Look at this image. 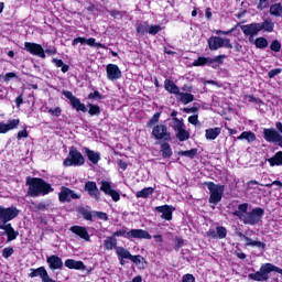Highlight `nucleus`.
Masks as SVG:
<instances>
[{"label":"nucleus","mask_w":282,"mask_h":282,"mask_svg":"<svg viewBox=\"0 0 282 282\" xmlns=\"http://www.w3.org/2000/svg\"><path fill=\"white\" fill-rule=\"evenodd\" d=\"M26 186H29L28 195L29 197H39L41 195L45 196L48 195V193H52L54 188H52V185L45 182L42 178H28Z\"/></svg>","instance_id":"nucleus-1"},{"label":"nucleus","mask_w":282,"mask_h":282,"mask_svg":"<svg viewBox=\"0 0 282 282\" xmlns=\"http://www.w3.org/2000/svg\"><path fill=\"white\" fill-rule=\"evenodd\" d=\"M112 237H124L126 239H152L151 234L144 229H131L127 231L126 229H120L113 232Z\"/></svg>","instance_id":"nucleus-2"},{"label":"nucleus","mask_w":282,"mask_h":282,"mask_svg":"<svg viewBox=\"0 0 282 282\" xmlns=\"http://www.w3.org/2000/svg\"><path fill=\"white\" fill-rule=\"evenodd\" d=\"M205 186H207L209 191V204L217 206V204L221 202V197H224V191H226V187L213 182H206Z\"/></svg>","instance_id":"nucleus-3"},{"label":"nucleus","mask_w":282,"mask_h":282,"mask_svg":"<svg viewBox=\"0 0 282 282\" xmlns=\"http://www.w3.org/2000/svg\"><path fill=\"white\" fill-rule=\"evenodd\" d=\"M85 164V158L76 149H70L68 158L64 160V166H83Z\"/></svg>","instance_id":"nucleus-4"},{"label":"nucleus","mask_w":282,"mask_h":282,"mask_svg":"<svg viewBox=\"0 0 282 282\" xmlns=\"http://www.w3.org/2000/svg\"><path fill=\"white\" fill-rule=\"evenodd\" d=\"M15 217H19V209L17 207H3L0 206V228L1 226H6L8 221H12V219H15Z\"/></svg>","instance_id":"nucleus-5"},{"label":"nucleus","mask_w":282,"mask_h":282,"mask_svg":"<svg viewBox=\"0 0 282 282\" xmlns=\"http://www.w3.org/2000/svg\"><path fill=\"white\" fill-rule=\"evenodd\" d=\"M208 46L212 52L220 50V47H227V50H232V44L229 39H223L219 36H212L208 40Z\"/></svg>","instance_id":"nucleus-6"},{"label":"nucleus","mask_w":282,"mask_h":282,"mask_svg":"<svg viewBox=\"0 0 282 282\" xmlns=\"http://www.w3.org/2000/svg\"><path fill=\"white\" fill-rule=\"evenodd\" d=\"M264 212L262 208L258 207L252 209L250 213L246 214L242 221L249 226H257L261 219H263Z\"/></svg>","instance_id":"nucleus-7"},{"label":"nucleus","mask_w":282,"mask_h":282,"mask_svg":"<svg viewBox=\"0 0 282 282\" xmlns=\"http://www.w3.org/2000/svg\"><path fill=\"white\" fill-rule=\"evenodd\" d=\"M36 276H40L42 282H56V280L50 276V273H47V269H45V267L30 269L29 278L36 279Z\"/></svg>","instance_id":"nucleus-8"},{"label":"nucleus","mask_w":282,"mask_h":282,"mask_svg":"<svg viewBox=\"0 0 282 282\" xmlns=\"http://www.w3.org/2000/svg\"><path fill=\"white\" fill-rule=\"evenodd\" d=\"M63 96L67 98L70 101V105L73 109H76L77 111H83V113H86L87 107L85 104L80 102V99L78 97L74 96V94L69 90H63Z\"/></svg>","instance_id":"nucleus-9"},{"label":"nucleus","mask_w":282,"mask_h":282,"mask_svg":"<svg viewBox=\"0 0 282 282\" xmlns=\"http://www.w3.org/2000/svg\"><path fill=\"white\" fill-rule=\"evenodd\" d=\"M152 135L155 140H164L167 142L171 140V132H169V128L165 124H158L152 130Z\"/></svg>","instance_id":"nucleus-10"},{"label":"nucleus","mask_w":282,"mask_h":282,"mask_svg":"<svg viewBox=\"0 0 282 282\" xmlns=\"http://www.w3.org/2000/svg\"><path fill=\"white\" fill-rule=\"evenodd\" d=\"M24 50H26V52H29V54H32L33 56L45 58V50H43V46L41 44L25 42Z\"/></svg>","instance_id":"nucleus-11"},{"label":"nucleus","mask_w":282,"mask_h":282,"mask_svg":"<svg viewBox=\"0 0 282 282\" xmlns=\"http://www.w3.org/2000/svg\"><path fill=\"white\" fill-rule=\"evenodd\" d=\"M58 199L62 203L70 202L72 199H80V194L74 192L68 187H62L58 194Z\"/></svg>","instance_id":"nucleus-12"},{"label":"nucleus","mask_w":282,"mask_h":282,"mask_svg":"<svg viewBox=\"0 0 282 282\" xmlns=\"http://www.w3.org/2000/svg\"><path fill=\"white\" fill-rule=\"evenodd\" d=\"M100 191L105 193V195H109L112 198V202H120V193L118 191L111 188V183L108 181L100 182Z\"/></svg>","instance_id":"nucleus-13"},{"label":"nucleus","mask_w":282,"mask_h":282,"mask_svg":"<svg viewBox=\"0 0 282 282\" xmlns=\"http://www.w3.org/2000/svg\"><path fill=\"white\" fill-rule=\"evenodd\" d=\"M106 74L108 80H120L122 78V70L116 64H108L106 66Z\"/></svg>","instance_id":"nucleus-14"},{"label":"nucleus","mask_w":282,"mask_h":282,"mask_svg":"<svg viewBox=\"0 0 282 282\" xmlns=\"http://www.w3.org/2000/svg\"><path fill=\"white\" fill-rule=\"evenodd\" d=\"M84 191L88 193L93 199H96V202H100V191L98 189V185L94 181H88L85 184Z\"/></svg>","instance_id":"nucleus-15"},{"label":"nucleus","mask_w":282,"mask_h":282,"mask_svg":"<svg viewBox=\"0 0 282 282\" xmlns=\"http://www.w3.org/2000/svg\"><path fill=\"white\" fill-rule=\"evenodd\" d=\"M241 31L246 36H251L252 39V36H257V34L261 32V24L251 23V24L242 25Z\"/></svg>","instance_id":"nucleus-16"},{"label":"nucleus","mask_w":282,"mask_h":282,"mask_svg":"<svg viewBox=\"0 0 282 282\" xmlns=\"http://www.w3.org/2000/svg\"><path fill=\"white\" fill-rule=\"evenodd\" d=\"M80 43L82 45H89L90 47H101L102 50H106L105 44H100L96 42V39L89 37L88 40L85 37H77L73 40V45H78Z\"/></svg>","instance_id":"nucleus-17"},{"label":"nucleus","mask_w":282,"mask_h":282,"mask_svg":"<svg viewBox=\"0 0 282 282\" xmlns=\"http://www.w3.org/2000/svg\"><path fill=\"white\" fill-rule=\"evenodd\" d=\"M46 263L48 264L50 270H63V259L58 256H50L46 258Z\"/></svg>","instance_id":"nucleus-18"},{"label":"nucleus","mask_w":282,"mask_h":282,"mask_svg":"<svg viewBox=\"0 0 282 282\" xmlns=\"http://www.w3.org/2000/svg\"><path fill=\"white\" fill-rule=\"evenodd\" d=\"M155 210L156 213L162 214V219H166V221H171V219H173V206L162 205L155 207Z\"/></svg>","instance_id":"nucleus-19"},{"label":"nucleus","mask_w":282,"mask_h":282,"mask_svg":"<svg viewBox=\"0 0 282 282\" xmlns=\"http://www.w3.org/2000/svg\"><path fill=\"white\" fill-rule=\"evenodd\" d=\"M0 230H4V232L8 237L7 238L8 243H10V241H14V239H17V237H19V231L14 230V228H12L11 224L1 225Z\"/></svg>","instance_id":"nucleus-20"},{"label":"nucleus","mask_w":282,"mask_h":282,"mask_svg":"<svg viewBox=\"0 0 282 282\" xmlns=\"http://www.w3.org/2000/svg\"><path fill=\"white\" fill-rule=\"evenodd\" d=\"M241 239L246 241V246L250 248H258V250H265V243L259 240H252V238L247 237L243 234H240Z\"/></svg>","instance_id":"nucleus-21"},{"label":"nucleus","mask_w":282,"mask_h":282,"mask_svg":"<svg viewBox=\"0 0 282 282\" xmlns=\"http://www.w3.org/2000/svg\"><path fill=\"white\" fill-rule=\"evenodd\" d=\"M70 232H74V235H77V237H80V239H84V241H89V232L87 231V228L80 227V226H73L69 228Z\"/></svg>","instance_id":"nucleus-22"},{"label":"nucleus","mask_w":282,"mask_h":282,"mask_svg":"<svg viewBox=\"0 0 282 282\" xmlns=\"http://www.w3.org/2000/svg\"><path fill=\"white\" fill-rule=\"evenodd\" d=\"M19 122V119H12L7 123L0 122V133H8V131H12V129H17Z\"/></svg>","instance_id":"nucleus-23"},{"label":"nucleus","mask_w":282,"mask_h":282,"mask_svg":"<svg viewBox=\"0 0 282 282\" xmlns=\"http://www.w3.org/2000/svg\"><path fill=\"white\" fill-rule=\"evenodd\" d=\"M176 100L177 102H182V105H188L195 100V96L193 94L178 91Z\"/></svg>","instance_id":"nucleus-24"},{"label":"nucleus","mask_w":282,"mask_h":282,"mask_svg":"<svg viewBox=\"0 0 282 282\" xmlns=\"http://www.w3.org/2000/svg\"><path fill=\"white\" fill-rule=\"evenodd\" d=\"M174 133L178 142H186V140L191 139V132L187 131L186 126L178 128Z\"/></svg>","instance_id":"nucleus-25"},{"label":"nucleus","mask_w":282,"mask_h":282,"mask_svg":"<svg viewBox=\"0 0 282 282\" xmlns=\"http://www.w3.org/2000/svg\"><path fill=\"white\" fill-rule=\"evenodd\" d=\"M84 153L93 164H98V162H100V152H96L89 148H84Z\"/></svg>","instance_id":"nucleus-26"},{"label":"nucleus","mask_w":282,"mask_h":282,"mask_svg":"<svg viewBox=\"0 0 282 282\" xmlns=\"http://www.w3.org/2000/svg\"><path fill=\"white\" fill-rule=\"evenodd\" d=\"M65 267L69 270H85V263H83V261H76L74 259H67L65 261Z\"/></svg>","instance_id":"nucleus-27"},{"label":"nucleus","mask_w":282,"mask_h":282,"mask_svg":"<svg viewBox=\"0 0 282 282\" xmlns=\"http://www.w3.org/2000/svg\"><path fill=\"white\" fill-rule=\"evenodd\" d=\"M221 133V128H209L205 130L206 140H217Z\"/></svg>","instance_id":"nucleus-28"},{"label":"nucleus","mask_w":282,"mask_h":282,"mask_svg":"<svg viewBox=\"0 0 282 282\" xmlns=\"http://www.w3.org/2000/svg\"><path fill=\"white\" fill-rule=\"evenodd\" d=\"M248 213V204H240L238 206V210L234 212V217H238L240 221H243V218L246 217Z\"/></svg>","instance_id":"nucleus-29"},{"label":"nucleus","mask_w":282,"mask_h":282,"mask_svg":"<svg viewBox=\"0 0 282 282\" xmlns=\"http://www.w3.org/2000/svg\"><path fill=\"white\" fill-rule=\"evenodd\" d=\"M165 90L169 91V94H174V96H177L180 94V87L173 83V80L166 79L164 83Z\"/></svg>","instance_id":"nucleus-30"},{"label":"nucleus","mask_w":282,"mask_h":282,"mask_svg":"<svg viewBox=\"0 0 282 282\" xmlns=\"http://www.w3.org/2000/svg\"><path fill=\"white\" fill-rule=\"evenodd\" d=\"M153 193H155V188L144 187L143 189L135 193V197L138 199H147L148 197H150V195H153Z\"/></svg>","instance_id":"nucleus-31"},{"label":"nucleus","mask_w":282,"mask_h":282,"mask_svg":"<svg viewBox=\"0 0 282 282\" xmlns=\"http://www.w3.org/2000/svg\"><path fill=\"white\" fill-rule=\"evenodd\" d=\"M237 140H246V142L250 144L257 140V134L252 131H243L239 137H237Z\"/></svg>","instance_id":"nucleus-32"},{"label":"nucleus","mask_w":282,"mask_h":282,"mask_svg":"<svg viewBox=\"0 0 282 282\" xmlns=\"http://www.w3.org/2000/svg\"><path fill=\"white\" fill-rule=\"evenodd\" d=\"M186 124H184V119H178V118H174V119H169V127H171V129H173V131H178V129H182V127H185Z\"/></svg>","instance_id":"nucleus-33"},{"label":"nucleus","mask_w":282,"mask_h":282,"mask_svg":"<svg viewBox=\"0 0 282 282\" xmlns=\"http://www.w3.org/2000/svg\"><path fill=\"white\" fill-rule=\"evenodd\" d=\"M270 166H282V151L276 152L272 158L268 159Z\"/></svg>","instance_id":"nucleus-34"},{"label":"nucleus","mask_w":282,"mask_h":282,"mask_svg":"<svg viewBox=\"0 0 282 282\" xmlns=\"http://www.w3.org/2000/svg\"><path fill=\"white\" fill-rule=\"evenodd\" d=\"M104 246L106 250H113V248H118V239L115 236H110L104 241Z\"/></svg>","instance_id":"nucleus-35"},{"label":"nucleus","mask_w":282,"mask_h":282,"mask_svg":"<svg viewBox=\"0 0 282 282\" xmlns=\"http://www.w3.org/2000/svg\"><path fill=\"white\" fill-rule=\"evenodd\" d=\"M116 254L118 259H129V260L131 259V252L124 247H117Z\"/></svg>","instance_id":"nucleus-36"},{"label":"nucleus","mask_w":282,"mask_h":282,"mask_svg":"<svg viewBox=\"0 0 282 282\" xmlns=\"http://www.w3.org/2000/svg\"><path fill=\"white\" fill-rule=\"evenodd\" d=\"M226 58V55H217L215 57H209V65L213 67H218V65H224V59Z\"/></svg>","instance_id":"nucleus-37"},{"label":"nucleus","mask_w":282,"mask_h":282,"mask_svg":"<svg viewBox=\"0 0 282 282\" xmlns=\"http://www.w3.org/2000/svg\"><path fill=\"white\" fill-rule=\"evenodd\" d=\"M52 63H54L55 67H61L63 74H67V72H69V65L65 64L63 59L53 58Z\"/></svg>","instance_id":"nucleus-38"},{"label":"nucleus","mask_w":282,"mask_h":282,"mask_svg":"<svg viewBox=\"0 0 282 282\" xmlns=\"http://www.w3.org/2000/svg\"><path fill=\"white\" fill-rule=\"evenodd\" d=\"M161 153L163 158H171L173 155V150L171 149V144L162 143L161 144Z\"/></svg>","instance_id":"nucleus-39"},{"label":"nucleus","mask_w":282,"mask_h":282,"mask_svg":"<svg viewBox=\"0 0 282 282\" xmlns=\"http://www.w3.org/2000/svg\"><path fill=\"white\" fill-rule=\"evenodd\" d=\"M204 65H210V57H198L193 62L194 67H204Z\"/></svg>","instance_id":"nucleus-40"},{"label":"nucleus","mask_w":282,"mask_h":282,"mask_svg":"<svg viewBox=\"0 0 282 282\" xmlns=\"http://www.w3.org/2000/svg\"><path fill=\"white\" fill-rule=\"evenodd\" d=\"M270 14H272V17H281V14H282L281 3H275V4L271 6Z\"/></svg>","instance_id":"nucleus-41"},{"label":"nucleus","mask_w":282,"mask_h":282,"mask_svg":"<svg viewBox=\"0 0 282 282\" xmlns=\"http://www.w3.org/2000/svg\"><path fill=\"white\" fill-rule=\"evenodd\" d=\"M254 45L258 50H265L268 47V40L265 37H258L254 41Z\"/></svg>","instance_id":"nucleus-42"},{"label":"nucleus","mask_w":282,"mask_h":282,"mask_svg":"<svg viewBox=\"0 0 282 282\" xmlns=\"http://www.w3.org/2000/svg\"><path fill=\"white\" fill-rule=\"evenodd\" d=\"M258 24L261 26V30H265V32H272L274 30V23L272 21L267 20Z\"/></svg>","instance_id":"nucleus-43"},{"label":"nucleus","mask_w":282,"mask_h":282,"mask_svg":"<svg viewBox=\"0 0 282 282\" xmlns=\"http://www.w3.org/2000/svg\"><path fill=\"white\" fill-rule=\"evenodd\" d=\"M178 155H182L183 158H189L191 160H193V158L197 155V149L181 151L178 152Z\"/></svg>","instance_id":"nucleus-44"},{"label":"nucleus","mask_w":282,"mask_h":282,"mask_svg":"<svg viewBox=\"0 0 282 282\" xmlns=\"http://www.w3.org/2000/svg\"><path fill=\"white\" fill-rule=\"evenodd\" d=\"M138 34H147L149 32V24L147 22L137 25Z\"/></svg>","instance_id":"nucleus-45"},{"label":"nucleus","mask_w":282,"mask_h":282,"mask_svg":"<svg viewBox=\"0 0 282 282\" xmlns=\"http://www.w3.org/2000/svg\"><path fill=\"white\" fill-rule=\"evenodd\" d=\"M80 214L87 221H91V219H94V212H89L86 208H82Z\"/></svg>","instance_id":"nucleus-46"},{"label":"nucleus","mask_w":282,"mask_h":282,"mask_svg":"<svg viewBox=\"0 0 282 282\" xmlns=\"http://www.w3.org/2000/svg\"><path fill=\"white\" fill-rule=\"evenodd\" d=\"M216 235L218 239H226V235H228V231L226 230V227H217Z\"/></svg>","instance_id":"nucleus-47"},{"label":"nucleus","mask_w":282,"mask_h":282,"mask_svg":"<svg viewBox=\"0 0 282 282\" xmlns=\"http://www.w3.org/2000/svg\"><path fill=\"white\" fill-rule=\"evenodd\" d=\"M14 254V248L12 247H7L2 250V257L3 259H10Z\"/></svg>","instance_id":"nucleus-48"},{"label":"nucleus","mask_w":282,"mask_h":282,"mask_svg":"<svg viewBox=\"0 0 282 282\" xmlns=\"http://www.w3.org/2000/svg\"><path fill=\"white\" fill-rule=\"evenodd\" d=\"M148 32L150 34H152L153 36H155V34H158L159 32H162V26H160V25H149L148 26Z\"/></svg>","instance_id":"nucleus-49"},{"label":"nucleus","mask_w":282,"mask_h":282,"mask_svg":"<svg viewBox=\"0 0 282 282\" xmlns=\"http://www.w3.org/2000/svg\"><path fill=\"white\" fill-rule=\"evenodd\" d=\"M47 111L51 116H55L56 118H58L61 113H63V109H61V107L47 108Z\"/></svg>","instance_id":"nucleus-50"},{"label":"nucleus","mask_w":282,"mask_h":282,"mask_svg":"<svg viewBox=\"0 0 282 282\" xmlns=\"http://www.w3.org/2000/svg\"><path fill=\"white\" fill-rule=\"evenodd\" d=\"M130 261H132V263H134L135 265H140L144 261V257L131 254Z\"/></svg>","instance_id":"nucleus-51"},{"label":"nucleus","mask_w":282,"mask_h":282,"mask_svg":"<svg viewBox=\"0 0 282 282\" xmlns=\"http://www.w3.org/2000/svg\"><path fill=\"white\" fill-rule=\"evenodd\" d=\"M88 113L90 116H98V113H100V107H98L96 105H89Z\"/></svg>","instance_id":"nucleus-52"},{"label":"nucleus","mask_w":282,"mask_h":282,"mask_svg":"<svg viewBox=\"0 0 282 282\" xmlns=\"http://www.w3.org/2000/svg\"><path fill=\"white\" fill-rule=\"evenodd\" d=\"M96 98H97V100H102V95L98 90H95L94 93H90L88 95V100H94Z\"/></svg>","instance_id":"nucleus-53"},{"label":"nucleus","mask_w":282,"mask_h":282,"mask_svg":"<svg viewBox=\"0 0 282 282\" xmlns=\"http://www.w3.org/2000/svg\"><path fill=\"white\" fill-rule=\"evenodd\" d=\"M94 217H97L102 221H107V219H109V216H107V213H102V212H94Z\"/></svg>","instance_id":"nucleus-54"},{"label":"nucleus","mask_w":282,"mask_h":282,"mask_svg":"<svg viewBox=\"0 0 282 282\" xmlns=\"http://www.w3.org/2000/svg\"><path fill=\"white\" fill-rule=\"evenodd\" d=\"M158 122H160V112L153 115V117L148 122V127H151L152 124H158Z\"/></svg>","instance_id":"nucleus-55"},{"label":"nucleus","mask_w":282,"mask_h":282,"mask_svg":"<svg viewBox=\"0 0 282 282\" xmlns=\"http://www.w3.org/2000/svg\"><path fill=\"white\" fill-rule=\"evenodd\" d=\"M189 124H194V127H197L199 124V117L197 115H193L188 117Z\"/></svg>","instance_id":"nucleus-56"},{"label":"nucleus","mask_w":282,"mask_h":282,"mask_svg":"<svg viewBox=\"0 0 282 282\" xmlns=\"http://www.w3.org/2000/svg\"><path fill=\"white\" fill-rule=\"evenodd\" d=\"M270 48L272 50V52H281V43L275 40L271 43Z\"/></svg>","instance_id":"nucleus-57"},{"label":"nucleus","mask_w":282,"mask_h":282,"mask_svg":"<svg viewBox=\"0 0 282 282\" xmlns=\"http://www.w3.org/2000/svg\"><path fill=\"white\" fill-rule=\"evenodd\" d=\"M182 282H195V276H193V274L187 273L183 275Z\"/></svg>","instance_id":"nucleus-58"},{"label":"nucleus","mask_w":282,"mask_h":282,"mask_svg":"<svg viewBox=\"0 0 282 282\" xmlns=\"http://www.w3.org/2000/svg\"><path fill=\"white\" fill-rule=\"evenodd\" d=\"M281 74V68L272 69L268 73L269 78H274V76H279Z\"/></svg>","instance_id":"nucleus-59"},{"label":"nucleus","mask_w":282,"mask_h":282,"mask_svg":"<svg viewBox=\"0 0 282 282\" xmlns=\"http://www.w3.org/2000/svg\"><path fill=\"white\" fill-rule=\"evenodd\" d=\"M12 78H17V74L15 73H7L4 75L6 83H9V80H12Z\"/></svg>","instance_id":"nucleus-60"},{"label":"nucleus","mask_w":282,"mask_h":282,"mask_svg":"<svg viewBox=\"0 0 282 282\" xmlns=\"http://www.w3.org/2000/svg\"><path fill=\"white\" fill-rule=\"evenodd\" d=\"M175 246H176V250H180V248H182L184 246V239L176 238L175 239Z\"/></svg>","instance_id":"nucleus-61"},{"label":"nucleus","mask_w":282,"mask_h":282,"mask_svg":"<svg viewBox=\"0 0 282 282\" xmlns=\"http://www.w3.org/2000/svg\"><path fill=\"white\" fill-rule=\"evenodd\" d=\"M264 186L270 187V186H279V188H282V182L281 181H273L272 183L265 184Z\"/></svg>","instance_id":"nucleus-62"},{"label":"nucleus","mask_w":282,"mask_h":282,"mask_svg":"<svg viewBox=\"0 0 282 282\" xmlns=\"http://www.w3.org/2000/svg\"><path fill=\"white\" fill-rule=\"evenodd\" d=\"M22 138H28V130H21L18 132V140H21Z\"/></svg>","instance_id":"nucleus-63"},{"label":"nucleus","mask_w":282,"mask_h":282,"mask_svg":"<svg viewBox=\"0 0 282 282\" xmlns=\"http://www.w3.org/2000/svg\"><path fill=\"white\" fill-rule=\"evenodd\" d=\"M207 237H210V239H218V238H217V231H215V229H210V230L207 232Z\"/></svg>","instance_id":"nucleus-64"}]
</instances>
